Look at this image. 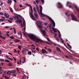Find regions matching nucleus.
<instances>
[{"label": "nucleus", "mask_w": 79, "mask_h": 79, "mask_svg": "<svg viewBox=\"0 0 79 79\" xmlns=\"http://www.w3.org/2000/svg\"><path fill=\"white\" fill-rule=\"evenodd\" d=\"M4 77L5 78V79H8L7 77H6V75H4Z\"/></svg>", "instance_id": "603ef678"}, {"label": "nucleus", "mask_w": 79, "mask_h": 79, "mask_svg": "<svg viewBox=\"0 0 79 79\" xmlns=\"http://www.w3.org/2000/svg\"><path fill=\"white\" fill-rule=\"evenodd\" d=\"M17 64H19V61H17Z\"/></svg>", "instance_id": "338daca9"}, {"label": "nucleus", "mask_w": 79, "mask_h": 79, "mask_svg": "<svg viewBox=\"0 0 79 79\" xmlns=\"http://www.w3.org/2000/svg\"><path fill=\"white\" fill-rule=\"evenodd\" d=\"M21 46H18V48H19V49H20V50H21Z\"/></svg>", "instance_id": "f704fd0d"}, {"label": "nucleus", "mask_w": 79, "mask_h": 79, "mask_svg": "<svg viewBox=\"0 0 79 79\" xmlns=\"http://www.w3.org/2000/svg\"><path fill=\"white\" fill-rule=\"evenodd\" d=\"M15 18H16V19H17V20H16L15 21V22H16V24H18V23H19V20L20 19H19V18L18 17V16H16L15 17Z\"/></svg>", "instance_id": "0eeeda50"}, {"label": "nucleus", "mask_w": 79, "mask_h": 79, "mask_svg": "<svg viewBox=\"0 0 79 79\" xmlns=\"http://www.w3.org/2000/svg\"><path fill=\"white\" fill-rule=\"evenodd\" d=\"M48 51H49L50 52H52V50L50 48H48Z\"/></svg>", "instance_id": "c756f323"}, {"label": "nucleus", "mask_w": 79, "mask_h": 79, "mask_svg": "<svg viewBox=\"0 0 79 79\" xmlns=\"http://www.w3.org/2000/svg\"><path fill=\"white\" fill-rule=\"evenodd\" d=\"M56 39L57 40V41L59 42V41H60V39H59V38L57 37Z\"/></svg>", "instance_id": "cd10ccee"}, {"label": "nucleus", "mask_w": 79, "mask_h": 79, "mask_svg": "<svg viewBox=\"0 0 79 79\" xmlns=\"http://www.w3.org/2000/svg\"><path fill=\"white\" fill-rule=\"evenodd\" d=\"M36 50H37V51H39V48H37L36 49Z\"/></svg>", "instance_id": "052dcab7"}, {"label": "nucleus", "mask_w": 79, "mask_h": 79, "mask_svg": "<svg viewBox=\"0 0 79 79\" xmlns=\"http://www.w3.org/2000/svg\"><path fill=\"white\" fill-rule=\"evenodd\" d=\"M0 21L1 22H4V21H5V20L3 19H0Z\"/></svg>", "instance_id": "6ab92c4d"}, {"label": "nucleus", "mask_w": 79, "mask_h": 79, "mask_svg": "<svg viewBox=\"0 0 79 79\" xmlns=\"http://www.w3.org/2000/svg\"><path fill=\"white\" fill-rule=\"evenodd\" d=\"M30 8L31 10V13H32L34 11H33V10L32 9V6H31Z\"/></svg>", "instance_id": "bb28decb"}, {"label": "nucleus", "mask_w": 79, "mask_h": 79, "mask_svg": "<svg viewBox=\"0 0 79 79\" xmlns=\"http://www.w3.org/2000/svg\"><path fill=\"white\" fill-rule=\"evenodd\" d=\"M15 3H17V1H16V0H13Z\"/></svg>", "instance_id": "e2e57ef3"}, {"label": "nucleus", "mask_w": 79, "mask_h": 79, "mask_svg": "<svg viewBox=\"0 0 79 79\" xmlns=\"http://www.w3.org/2000/svg\"><path fill=\"white\" fill-rule=\"evenodd\" d=\"M3 4V2H2L1 3V4L0 5V6H2Z\"/></svg>", "instance_id": "37998d69"}, {"label": "nucleus", "mask_w": 79, "mask_h": 79, "mask_svg": "<svg viewBox=\"0 0 79 79\" xmlns=\"http://www.w3.org/2000/svg\"><path fill=\"white\" fill-rule=\"evenodd\" d=\"M20 37L21 38H22V32H21V31H20Z\"/></svg>", "instance_id": "c9c22d12"}, {"label": "nucleus", "mask_w": 79, "mask_h": 79, "mask_svg": "<svg viewBox=\"0 0 79 79\" xmlns=\"http://www.w3.org/2000/svg\"><path fill=\"white\" fill-rule=\"evenodd\" d=\"M33 10L34 11H35V12H36V10L35 9V7H34Z\"/></svg>", "instance_id": "c03bdc74"}, {"label": "nucleus", "mask_w": 79, "mask_h": 79, "mask_svg": "<svg viewBox=\"0 0 79 79\" xmlns=\"http://www.w3.org/2000/svg\"><path fill=\"white\" fill-rule=\"evenodd\" d=\"M71 17L72 18V20L73 21H77V18L73 14L71 15Z\"/></svg>", "instance_id": "20e7f679"}, {"label": "nucleus", "mask_w": 79, "mask_h": 79, "mask_svg": "<svg viewBox=\"0 0 79 79\" xmlns=\"http://www.w3.org/2000/svg\"><path fill=\"white\" fill-rule=\"evenodd\" d=\"M5 61H6V62H9V63H10V60H5Z\"/></svg>", "instance_id": "79ce46f5"}, {"label": "nucleus", "mask_w": 79, "mask_h": 79, "mask_svg": "<svg viewBox=\"0 0 79 79\" xmlns=\"http://www.w3.org/2000/svg\"><path fill=\"white\" fill-rule=\"evenodd\" d=\"M10 38L11 39H14V37L13 36H10Z\"/></svg>", "instance_id": "e433bc0d"}, {"label": "nucleus", "mask_w": 79, "mask_h": 79, "mask_svg": "<svg viewBox=\"0 0 79 79\" xmlns=\"http://www.w3.org/2000/svg\"><path fill=\"white\" fill-rule=\"evenodd\" d=\"M42 3L43 4H44V0H41Z\"/></svg>", "instance_id": "a19ab883"}, {"label": "nucleus", "mask_w": 79, "mask_h": 79, "mask_svg": "<svg viewBox=\"0 0 79 79\" xmlns=\"http://www.w3.org/2000/svg\"><path fill=\"white\" fill-rule=\"evenodd\" d=\"M65 57L67 58H69V57L68 56H66Z\"/></svg>", "instance_id": "6e6d98bb"}, {"label": "nucleus", "mask_w": 79, "mask_h": 79, "mask_svg": "<svg viewBox=\"0 0 79 79\" xmlns=\"http://www.w3.org/2000/svg\"><path fill=\"white\" fill-rule=\"evenodd\" d=\"M44 24L45 26H47V25H48V23L47 22L44 23Z\"/></svg>", "instance_id": "4c0bfd02"}, {"label": "nucleus", "mask_w": 79, "mask_h": 79, "mask_svg": "<svg viewBox=\"0 0 79 79\" xmlns=\"http://www.w3.org/2000/svg\"><path fill=\"white\" fill-rule=\"evenodd\" d=\"M35 1L37 4H39V0H35Z\"/></svg>", "instance_id": "2f4dec72"}, {"label": "nucleus", "mask_w": 79, "mask_h": 79, "mask_svg": "<svg viewBox=\"0 0 79 79\" xmlns=\"http://www.w3.org/2000/svg\"><path fill=\"white\" fill-rule=\"evenodd\" d=\"M42 50L41 52L42 53H46V54H47V52L46 51L45 49H42Z\"/></svg>", "instance_id": "6e6552de"}, {"label": "nucleus", "mask_w": 79, "mask_h": 79, "mask_svg": "<svg viewBox=\"0 0 79 79\" xmlns=\"http://www.w3.org/2000/svg\"><path fill=\"white\" fill-rule=\"evenodd\" d=\"M30 14L31 15V17H32V19H33V20H34V21H35V19H34L35 18V17H34V15H32V14L31 12H30Z\"/></svg>", "instance_id": "9b49d317"}, {"label": "nucleus", "mask_w": 79, "mask_h": 79, "mask_svg": "<svg viewBox=\"0 0 79 79\" xmlns=\"http://www.w3.org/2000/svg\"><path fill=\"white\" fill-rule=\"evenodd\" d=\"M20 41L19 40H18V39H15V40L14 41L16 43H17V42H19Z\"/></svg>", "instance_id": "dca6fc26"}, {"label": "nucleus", "mask_w": 79, "mask_h": 79, "mask_svg": "<svg viewBox=\"0 0 79 79\" xmlns=\"http://www.w3.org/2000/svg\"><path fill=\"white\" fill-rule=\"evenodd\" d=\"M36 24L38 26V27L40 28V29H42L43 27H42V21H37Z\"/></svg>", "instance_id": "f03ea898"}, {"label": "nucleus", "mask_w": 79, "mask_h": 79, "mask_svg": "<svg viewBox=\"0 0 79 79\" xmlns=\"http://www.w3.org/2000/svg\"><path fill=\"white\" fill-rule=\"evenodd\" d=\"M65 14L66 15V16H67L68 15V12H66L65 13Z\"/></svg>", "instance_id": "774afa93"}, {"label": "nucleus", "mask_w": 79, "mask_h": 79, "mask_svg": "<svg viewBox=\"0 0 79 79\" xmlns=\"http://www.w3.org/2000/svg\"><path fill=\"white\" fill-rule=\"evenodd\" d=\"M6 58H7V59H9V58H10L9 57H8V56H6Z\"/></svg>", "instance_id": "8fccbe9b"}, {"label": "nucleus", "mask_w": 79, "mask_h": 79, "mask_svg": "<svg viewBox=\"0 0 79 79\" xmlns=\"http://www.w3.org/2000/svg\"><path fill=\"white\" fill-rule=\"evenodd\" d=\"M32 53H34L35 54V51H34L33 50L32 51Z\"/></svg>", "instance_id": "0e129e2a"}, {"label": "nucleus", "mask_w": 79, "mask_h": 79, "mask_svg": "<svg viewBox=\"0 0 79 79\" xmlns=\"http://www.w3.org/2000/svg\"><path fill=\"white\" fill-rule=\"evenodd\" d=\"M4 16H5V17L6 18H9V15L8 14H6V13H4Z\"/></svg>", "instance_id": "f8f14e48"}, {"label": "nucleus", "mask_w": 79, "mask_h": 79, "mask_svg": "<svg viewBox=\"0 0 79 79\" xmlns=\"http://www.w3.org/2000/svg\"><path fill=\"white\" fill-rule=\"evenodd\" d=\"M41 31L44 35H45V34H46V32L45 31V30H41Z\"/></svg>", "instance_id": "9d476101"}, {"label": "nucleus", "mask_w": 79, "mask_h": 79, "mask_svg": "<svg viewBox=\"0 0 79 79\" xmlns=\"http://www.w3.org/2000/svg\"><path fill=\"white\" fill-rule=\"evenodd\" d=\"M11 73H16V71H12Z\"/></svg>", "instance_id": "4d7b16f0"}, {"label": "nucleus", "mask_w": 79, "mask_h": 79, "mask_svg": "<svg viewBox=\"0 0 79 79\" xmlns=\"http://www.w3.org/2000/svg\"><path fill=\"white\" fill-rule=\"evenodd\" d=\"M9 19H10V20H11V21H13V19L11 18V17Z\"/></svg>", "instance_id": "69168bd1"}, {"label": "nucleus", "mask_w": 79, "mask_h": 79, "mask_svg": "<svg viewBox=\"0 0 79 79\" xmlns=\"http://www.w3.org/2000/svg\"><path fill=\"white\" fill-rule=\"evenodd\" d=\"M55 35L54 36V38H55V39H56V36L57 35V34H54Z\"/></svg>", "instance_id": "72a5a7b5"}, {"label": "nucleus", "mask_w": 79, "mask_h": 79, "mask_svg": "<svg viewBox=\"0 0 79 79\" xmlns=\"http://www.w3.org/2000/svg\"><path fill=\"white\" fill-rule=\"evenodd\" d=\"M52 29L53 31H54L55 32H57V31H56V29L53 27H52Z\"/></svg>", "instance_id": "2eb2a0df"}, {"label": "nucleus", "mask_w": 79, "mask_h": 79, "mask_svg": "<svg viewBox=\"0 0 79 79\" xmlns=\"http://www.w3.org/2000/svg\"><path fill=\"white\" fill-rule=\"evenodd\" d=\"M50 27V29H51V28H52V27L51 26V24H48V26H47V28H48V27Z\"/></svg>", "instance_id": "f3484780"}, {"label": "nucleus", "mask_w": 79, "mask_h": 79, "mask_svg": "<svg viewBox=\"0 0 79 79\" xmlns=\"http://www.w3.org/2000/svg\"><path fill=\"white\" fill-rule=\"evenodd\" d=\"M48 18L49 21L52 22L51 23L52 24V25L54 27H55V23L54 21H53L52 19V18H51L50 17H48Z\"/></svg>", "instance_id": "7ed1b4c3"}, {"label": "nucleus", "mask_w": 79, "mask_h": 79, "mask_svg": "<svg viewBox=\"0 0 79 79\" xmlns=\"http://www.w3.org/2000/svg\"><path fill=\"white\" fill-rule=\"evenodd\" d=\"M36 6L37 10H38V13H39V7H38V6L37 4H36Z\"/></svg>", "instance_id": "a211bd4d"}, {"label": "nucleus", "mask_w": 79, "mask_h": 79, "mask_svg": "<svg viewBox=\"0 0 79 79\" xmlns=\"http://www.w3.org/2000/svg\"><path fill=\"white\" fill-rule=\"evenodd\" d=\"M40 13H41H41H42V6L40 5Z\"/></svg>", "instance_id": "1a4fd4ad"}, {"label": "nucleus", "mask_w": 79, "mask_h": 79, "mask_svg": "<svg viewBox=\"0 0 79 79\" xmlns=\"http://www.w3.org/2000/svg\"><path fill=\"white\" fill-rule=\"evenodd\" d=\"M74 7L76 9L77 11L78 12H79V9H78V8H77V6L75 5L74 6Z\"/></svg>", "instance_id": "4468645a"}, {"label": "nucleus", "mask_w": 79, "mask_h": 79, "mask_svg": "<svg viewBox=\"0 0 79 79\" xmlns=\"http://www.w3.org/2000/svg\"><path fill=\"white\" fill-rule=\"evenodd\" d=\"M31 46L32 48H33L34 50H35V46H34V45L32 44L31 45Z\"/></svg>", "instance_id": "aec40b11"}, {"label": "nucleus", "mask_w": 79, "mask_h": 79, "mask_svg": "<svg viewBox=\"0 0 79 79\" xmlns=\"http://www.w3.org/2000/svg\"><path fill=\"white\" fill-rule=\"evenodd\" d=\"M22 53L23 55H26V51L24 50H23Z\"/></svg>", "instance_id": "ddd939ff"}, {"label": "nucleus", "mask_w": 79, "mask_h": 79, "mask_svg": "<svg viewBox=\"0 0 79 79\" xmlns=\"http://www.w3.org/2000/svg\"><path fill=\"white\" fill-rule=\"evenodd\" d=\"M57 50H58L59 52H61V50H60V48L58 47H57L56 48Z\"/></svg>", "instance_id": "412c9836"}, {"label": "nucleus", "mask_w": 79, "mask_h": 79, "mask_svg": "<svg viewBox=\"0 0 79 79\" xmlns=\"http://www.w3.org/2000/svg\"><path fill=\"white\" fill-rule=\"evenodd\" d=\"M5 61L4 59H0V62L1 61Z\"/></svg>", "instance_id": "c85d7f7f"}, {"label": "nucleus", "mask_w": 79, "mask_h": 79, "mask_svg": "<svg viewBox=\"0 0 79 79\" xmlns=\"http://www.w3.org/2000/svg\"><path fill=\"white\" fill-rule=\"evenodd\" d=\"M8 53L9 55H11V56H12V54H11V53L10 52H8Z\"/></svg>", "instance_id": "864d4df0"}, {"label": "nucleus", "mask_w": 79, "mask_h": 79, "mask_svg": "<svg viewBox=\"0 0 79 79\" xmlns=\"http://www.w3.org/2000/svg\"><path fill=\"white\" fill-rule=\"evenodd\" d=\"M7 21H8V22H9L10 23H12V22H11V20H8Z\"/></svg>", "instance_id": "ea45409f"}, {"label": "nucleus", "mask_w": 79, "mask_h": 79, "mask_svg": "<svg viewBox=\"0 0 79 79\" xmlns=\"http://www.w3.org/2000/svg\"><path fill=\"white\" fill-rule=\"evenodd\" d=\"M14 50H15V51H14V52L15 53H17V52H16V49H15Z\"/></svg>", "instance_id": "13d9d810"}, {"label": "nucleus", "mask_w": 79, "mask_h": 79, "mask_svg": "<svg viewBox=\"0 0 79 79\" xmlns=\"http://www.w3.org/2000/svg\"><path fill=\"white\" fill-rule=\"evenodd\" d=\"M10 10L11 13H13V10H12V9L11 8H10Z\"/></svg>", "instance_id": "49530a36"}, {"label": "nucleus", "mask_w": 79, "mask_h": 79, "mask_svg": "<svg viewBox=\"0 0 79 79\" xmlns=\"http://www.w3.org/2000/svg\"><path fill=\"white\" fill-rule=\"evenodd\" d=\"M25 5H26V6H30V7H31V5L28 4V3H26Z\"/></svg>", "instance_id": "393cba45"}, {"label": "nucleus", "mask_w": 79, "mask_h": 79, "mask_svg": "<svg viewBox=\"0 0 79 79\" xmlns=\"http://www.w3.org/2000/svg\"><path fill=\"white\" fill-rule=\"evenodd\" d=\"M13 58H14V60L16 61V59L15 58V57H13Z\"/></svg>", "instance_id": "09e8293b"}, {"label": "nucleus", "mask_w": 79, "mask_h": 79, "mask_svg": "<svg viewBox=\"0 0 79 79\" xmlns=\"http://www.w3.org/2000/svg\"><path fill=\"white\" fill-rule=\"evenodd\" d=\"M10 73V71H9L7 72L6 73V74H10V73Z\"/></svg>", "instance_id": "3c124183"}, {"label": "nucleus", "mask_w": 79, "mask_h": 79, "mask_svg": "<svg viewBox=\"0 0 79 79\" xmlns=\"http://www.w3.org/2000/svg\"><path fill=\"white\" fill-rule=\"evenodd\" d=\"M69 7L70 8H72V9H73V6H71V5L69 6Z\"/></svg>", "instance_id": "58836bf2"}, {"label": "nucleus", "mask_w": 79, "mask_h": 79, "mask_svg": "<svg viewBox=\"0 0 79 79\" xmlns=\"http://www.w3.org/2000/svg\"><path fill=\"white\" fill-rule=\"evenodd\" d=\"M1 17L2 18H3L4 19H5V17L3 16H1Z\"/></svg>", "instance_id": "680f3d73"}, {"label": "nucleus", "mask_w": 79, "mask_h": 79, "mask_svg": "<svg viewBox=\"0 0 79 79\" xmlns=\"http://www.w3.org/2000/svg\"><path fill=\"white\" fill-rule=\"evenodd\" d=\"M67 44L68 46V47H69V48H72L71 46V45H69V43H67Z\"/></svg>", "instance_id": "5701e85b"}, {"label": "nucleus", "mask_w": 79, "mask_h": 79, "mask_svg": "<svg viewBox=\"0 0 79 79\" xmlns=\"http://www.w3.org/2000/svg\"><path fill=\"white\" fill-rule=\"evenodd\" d=\"M28 35L31 39H32V40H33L34 41H35L37 43H40V42L42 44V42H44L43 40H41L40 39L37 38L35 35L33 34H29Z\"/></svg>", "instance_id": "f257e3e1"}, {"label": "nucleus", "mask_w": 79, "mask_h": 79, "mask_svg": "<svg viewBox=\"0 0 79 79\" xmlns=\"http://www.w3.org/2000/svg\"><path fill=\"white\" fill-rule=\"evenodd\" d=\"M19 22H18V23L19 24H20V26H21V27H23V23H22V21H21V19H19Z\"/></svg>", "instance_id": "423d86ee"}, {"label": "nucleus", "mask_w": 79, "mask_h": 79, "mask_svg": "<svg viewBox=\"0 0 79 79\" xmlns=\"http://www.w3.org/2000/svg\"><path fill=\"white\" fill-rule=\"evenodd\" d=\"M13 29L14 31V34H16V29L15 27H13Z\"/></svg>", "instance_id": "7c9ffc66"}, {"label": "nucleus", "mask_w": 79, "mask_h": 79, "mask_svg": "<svg viewBox=\"0 0 79 79\" xmlns=\"http://www.w3.org/2000/svg\"><path fill=\"white\" fill-rule=\"evenodd\" d=\"M8 66H12V64L9 63L8 64Z\"/></svg>", "instance_id": "a878e982"}, {"label": "nucleus", "mask_w": 79, "mask_h": 79, "mask_svg": "<svg viewBox=\"0 0 79 79\" xmlns=\"http://www.w3.org/2000/svg\"><path fill=\"white\" fill-rule=\"evenodd\" d=\"M23 27H24V26L25 25V23H24V21H23Z\"/></svg>", "instance_id": "5fc2aeb1"}, {"label": "nucleus", "mask_w": 79, "mask_h": 79, "mask_svg": "<svg viewBox=\"0 0 79 79\" xmlns=\"http://www.w3.org/2000/svg\"><path fill=\"white\" fill-rule=\"evenodd\" d=\"M28 54L29 55H32V52H31V51H30L29 52H28Z\"/></svg>", "instance_id": "4be33fe9"}, {"label": "nucleus", "mask_w": 79, "mask_h": 79, "mask_svg": "<svg viewBox=\"0 0 79 79\" xmlns=\"http://www.w3.org/2000/svg\"><path fill=\"white\" fill-rule=\"evenodd\" d=\"M47 40H48V41L49 42H51V41H50V40L48 38H47Z\"/></svg>", "instance_id": "bf43d9fd"}, {"label": "nucleus", "mask_w": 79, "mask_h": 79, "mask_svg": "<svg viewBox=\"0 0 79 79\" xmlns=\"http://www.w3.org/2000/svg\"><path fill=\"white\" fill-rule=\"evenodd\" d=\"M0 15H2V16H3V13L2 12H1L0 13Z\"/></svg>", "instance_id": "a18cd8bd"}, {"label": "nucleus", "mask_w": 79, "mask_h": 79, "mask_svg": "<svg viewBox=\"0 0 79 79\" xmlns=\"http://www.w3.org/2000/svg\"><path fill=\"white\" fill-rule=\"evenodd\" d=\"M34 15L35 16V17H37V16H38V15H37V14L34 13Z\"/></svg>", "instance_id": "473e14b6"}, {"label": "nucleus", "mask_w": 79, "mask_h": 79, "mask_svg": "<svg viewBox=\"0 0 79 79\" xmlns=\"http://www.w3.org/2000/svg\"><path fill=\"white\" fill-rule=\"evenodd\" d=\"M7 3H8V4H10V0H8V1L7 2Z\"/></svg>", "instance_id": "de8ad7c7"}, {"label": "nucleus", "mask_w": 79, "mask_h": 79, "mask_svg": "<svg viewBox=\"0 0 79 79\" xmlns=\"http://www.w3.org/2000/svg\"><path fill=\"white\" fill-rule=\"evenodd\" d=\"M58 33H59V38L60 39L61 37V34L60 33V32L58 31Z\"/></svg>", "instance_id": "b1692460"}, {"label": "nucleus", "mask_w": 79, "mask_h": 79, "mask_svg": "<svg viewBox=\"0 0 79 79\" xmlns=\"http://www.w3.org/2000/svg\"><path fill=\"white\" fill-rule=\"evenodd\" d=\"M57 6L59 8H61L63 7V6H62V4L61 3L59 2L57 3Z\"/></svg>", "instance_id": "39448f33"}]
</instances>
